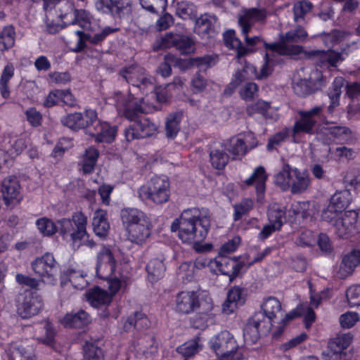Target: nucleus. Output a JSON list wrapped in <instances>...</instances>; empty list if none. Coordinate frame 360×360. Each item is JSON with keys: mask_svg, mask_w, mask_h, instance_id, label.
<instances>
[{"mask_svg": "<svg viewBox=\"0 0 360 360\" xmlns=\"http://www.w3.org/2000/svg\"><path fill=\"white\" fill-rule=\"evenodd\" d=\"M293 179L289 190L292 194L302 193L309 187L311 181L309 174L297 169L293 173Z\"/></svg>", "mask_w": 360, "mask_h": 360, "instance_id": "obj_33", "label": "nucleus"}, {"mask_svg": "<svg viewBox=\"0 0 360 360\" xmlns=\"http://www.w3.org/2000/svg\"><path fill=\"white\" fill-rule=\"evenodd\" d=\"M116 270V260L111 250L103 246L97 254L96 276L102 279L113 276Z\"/></svg>", "mask_w": 360, "mask_h": 360, "instance_id": "obj_12", "label": "nucleus"}, {"mask_svg": "<svg viewBox=\"0 0 360 360\" xmlns=\"http://www.w3.org/2000/svg\"><path fill=\"white\" fill-rule=\"evenodd\" d=\"M270 103L262 100L250 103L246 107V112L249 116L258 113L262 115L264 118L268 117V111L270 109Z\"/></svg>", "mask_w": 360, "mask_h": 360, "instance_id": "obj_55", "label": "nucleus"}, {"mask_svg": "<svg viewBox=\"0 0 360 360\" xmlns=\"http://www.w3.org/2000/svg\"><path fill=\"white\" fill-rule=\"evenodd\" d=\"M97 112L94 110L87 109L84 115L81 112L68 114L61 118V123L72 130L89 127L97 120Z\"/></svg>", "mask_w": 360, "mask_h": 360, "instance_id": "obj_14", "label": "nucleus"}, {"mask_svg": "<svg viewBox=\"0 0 360 360\" xmlns=\"http://www.w3.org/2000/svg\"><path fill=\"white\" fill-rule=\"evenodd\" d=\"M174 48L179 50L182 54H189L194 51V44L187 36L178 34Z\"/></svg>", "mask_w": 360, "mask_h": 360, "instance_id": "obj_59", "label": "nucleus"}, {"mask_svg": "<svg viewBox=\"0 0 360 360\" xmlns=\"http://www.w3.org/2000/svg\"><path fill=\"white\" fill-rule=\"evenodd\" d=\"M92 226L95 234L100 238H105L110 229V224L107 219V212L103 210H97L93 217Z\"/></svg>", "mask_w": 360, "mask_h": 360, "instance_id": "obj_32", "label": "nucleus"}, {"mask_svg": "<svg viewBox=\"0 0 360 360\" xmlns=\"http://www.w3.org/2000/svg\"><path fill=\"white\" fill-rule=\"evenodd\" d=\"M60 18L67 25H78L84 30L91 29L94 20L91 14L84 9H76L72 4L65 2L60 8Z\"/></svg>", "mask_w": 360, "mask_h": 360, "instance_id": "obj_8", "label": "nucleus"}, {"mask_svg": "<svg viewBox=\"0 0 360 360\" xmlns=\"http://www.w3.org/2000/svg\"><path fill=\"white\" fill-rule=\"evenodd\" d=\"M322 111V107L315 106L307 111H300V118L295 122L292 133L295 139L301 134H312L316 124V117Z\"/></svg>", "mask_w": 360, "mask_h": 360, "instance_id": "obj_10", "label": "nucleus"}, {"mask_svg": "<svg viewBox=\"0 0 360 360\" xmlns=\"http://www.w3.org/2000/svg\"><path fill=\"white\" fill-rule=\"evenodd\" d=\"M210 227V214L206 208L184 210L171 225V231H178L179 238L185 243L197 245L203 241Z\"/></svg>", "mask_w": 360, "mask_h": 360, "instance_id": "obj_1", "label": "nucleus"}, {"mask_svg": "<svg viewBox=\"0 0 360 360\" xmlns=\"http://www.w3.org/2000/svg\"><path fill=\"white\" fill-rule=\"evenodd\" d=\"M148 280L155 282L160 279L165 273V267L162 260L153 259L146 266Z\"/></svg>", "mask_w": 360, "mask_h": 360, "instance_id": "obj_44", "label": "nucleus"}, {"mask_svg": "<svg viewBox=\"0 0 360 360\" xmlns=\"http://www.w3.org/2000/svg\"><path fill=\"white\" fill-rule=\"evenodd\" d=\"M32 268L44 282L54 284L60 271V265L51 253H45L32 262Z\"/></svg>", "mask_w": 360, "mask_h": 360, "instance_id": "obj_7", "label": "nucleus"}, {"mask_svg": "<svg viewBox=\"0 0 360 360\" xmlns=\"http://www.w3.org/2000/svg\"><path fill=\"white\" fill-rule=\"evenodd\" d=\"M264 58L266 62L261 68L259 74H257L256 68L253 65L250 63L245 64L242 70L248 79L255 77L257 79H261L262 78L266 77L270 75L271 70L269 65L270 59L269 58L267 53L265 55Z\"/></svg>", "mask_w": 360, "mask_h": 360, "instance_id": "obj_41", "label": "nucleus"}, {"mask_svg": "<svg viewBox=\"0 0 360 360\" xmlns=\"http://www.w3.org/2000/svg\"><path fill=\"white\" fill-rule=\"evenodd\" d=\"M344 83L345 79L342 77H337L334 79L331 89L328 92L330 100V104L328 106L329 112H333L334 109L340 105V98Z\"/></svg>", "mask_w": 360, "mask_h": 360, "instance_id": "obj_38", "label": "nucleus"}, {"mask_svg": "<svg viewBox=\"0 0 360 360\" xmlns=\"http://www.w3.org/2000/svg\"><path fill=\"white\" fill-rule=\"evenodd\" d=\"M202 348V345L200 342L199 338H195L188 341L177 347V352L182 355L185 360L194 356Z\"/></svg>", "mask_w": 360, "mask_h": 360, "instance_id": "obj_43", "label": "nucleus"}, {"mask_svg": "<svg viewBox=\"0 0 360 360\" xmlns=\"http://www.w3.org/2000/svg\"><path fill=\"white\" fill-rule=\"evenodd\" d=\"M245 302L243 289L235 286L231 288L227 294V298L222 305V311L226 314L233 313L238 306Z\"/></svg>", "mask_w": 360, "mask_h": 360, "instance_id": "obj_29", "label": "nucleus"}, {"mask_svg": "<svg viewBox=\"0 0 360 360\" xmlns=\"http://www.w3.org/2000/svg\"><path fill=\"white\" fill-rule=\"evenodd\" d=\"M352 336L350 333L338 335L329 342V348L334 354H341L352 342Z\"/></svg>", "mask_w": 360, "mask_h": 360, "instance_id": "obj_48", "label": "nucleus"}, {"mask_svg": "<svg viewBox=\"0 0 360 360\" xmlns=\"http://www.w3.org/2000/svg\"><path fill=\"white\" fill-rule=\"evenodd\" d=\"M114 100L117 112L129 120H134L139 113L143 112L142 98H136L131 94H115Z\"/></svg>", "mask_w": 360, "mask_h": 360, "instance_id": "obj_9", "label": "nucleus"}, {"mask_svg": "<svg viewBox=\"0 0 360 360\" xmlns=\"http://www.w3.org/2000/svg\"><path fill=\"white\" fill-rule=\"evenodd\" d=\"M360 264V250L354 249L345 254L337 271V276L345 278L351 276Z\"/></svg>", "mask_w": 360, "mask_h": 360, "instance_id": "obj_22", "label": "nucleus"}, {"mask_svg": "<svg viewBox=\"0 0 360 360\" xmlns=\"http://www.w3.org/2000/svg\"><path fill=\"white\" fill-rule=\"evenodd\" d=\"M35 224L39 231L44 236H53L58 231V226L47 217L38 219Z\"/></svg>", "mask_w": 360, "mask_h": 360, "instance_id": "obj_53", "label": "nucleus"}, {"mask_svg": "<svg viewBox=\"0 0 360 360\" xmlns=\"http://www.w3.org/2000/svg\"><path fill=\"white\" fill-rule=\"evenodd\" d=\"M1 192L6 206L15 205L22 199L20 186L15 176H9L3 180Z\"/></svg>", "mask_w": 360, "mask_h": 360, "instance_id": "obj_19", "label": "nucleus"}, {"mask_svg": "<svg viewBox=\"0 0 360 360\" xmlns=\"http://www.w3.org/2000/svg\"><path fill=\"white\" fill-rule=\"evenodd\" d=\"M15 31L11 25L4 27L0 32V51L4 52L15 45Z\"/></svg>", "mask_w": 360, "mask_h": 360, "instance_id": "obj_40", "label": "nucleus"}, {"mask_svg": "<svg viewBox=\"0 0 360 360\" xmlns=\"http://www.w3.org/2000/svg\"><path fill=\"white\" fill-rule=\"evenodd\" d=\"M210 157L212 166L217 169H224L229 162V156L222 150H212Z\"/></svg>", "mask_w": 360, "mask_h": 360, "instance_id": "obj_57", "label": "nucleus"}, {"mask_svg": "<svg viewBox=\"0 0 360 360\" xmlns=\"http://www.w3.org/2000/svg\"><path fill=\"white\" fill-rule=\"evenodd\" d=\"M91 322L90 316L84 310L77 313L67 314L61 321L62 324L67 328H82Z\"/></svg>", "mask_w": 360, "mask_h": 360, "instance_id": "obj_30", "label": "nucleus"}, {"mask_svg": "<svg viewBox=\"0 0 360 360\" xmlns=\"http://www.w3.org/2000/svg\"><path fill=\"white\" fill-rule=\"evenodd\" d=\"M350 130L341 126L323 127L318 133V139L323 143L329 144L332 142L340 143L350 136Z\"/></svg>", "mask_w": 360, "mask_h": 360, "instance_id": "obj_20", "label": "nucleus"}, {"mask_svg": "<svg viewBox=\"0 0 360 360\" xmlns=\"http://www.w3.org/2000/svg\"><path fill=\"white\" fill-rule=\"evenodd\" d=\"M351 196L348 190L335 193L330 198V208H335L341 212L350 203Z\"/></svg>", "mask_w": 360, "mask_h": 360, "instance_id": "obj_45", "label": "nucleus"}, {"mask_svg": "<svg viewBox=\"0 0 360 360\" xmlns=\"http://www.w3.org/2000/svg\"><path fill=\"white\" fill-rule=\"evenodd\" d=\"M254 139L253 134L248 133L245 139L240 136H233L224 143V149L233 155V159L241 158L247 153L246 141Z\"/></svg>", "mask_w": 360, "mask_h": 360, "instance_id": "obj_28", "label": "nucleus"}, {"mask_svg": "<svg viewBox=\"0 0 360 360\" xmlns=\"http://www.w3.org/2000/svg\"><path fill=\"white\" fill-rule=\"evenodd\" d=\"M14 66L8 63L4 67L0 77V92L4 98H8L10 96L8 82L14 75Z\"/></svg>", "mask_w": 360, "mask_h": 360, "instance_id": "obj_42", "label": "nucleus"}, {"mask_svg": "<svg viewBox=\"0 0 360 360\" xmlns=\"http://www.w3.org/2000/svg\"><path fill=\"white\" fill-rule=\"evenodd\" d=\"M200 307V301L197 292L181 291L175 297L176 311L183 314L192 313Z\"/></svg>", "mask_w": 360, "mask_h": 360, "instance_id": "obj_17", "label": "nucleus"}, {"mask_svg": "<svg viewBox=\"0 0 360 360\" xmlns=\"http://www.w3.org/2000/svg\"><path fill=\"white\" fill-rule=\"evenodd\" d=\"M266 179L267 174H266L264 168L262 166H259L255 169L252 175L244 181L248 186L252 185L255 186L257 200L259 202H262L264 199Z\"/></svg>", "mask_w": 360, "mask_h": 360, "instance_id": "obj_27", "label": "nucleus"}, {"mask_svg": "<svg viewBox=\"0 0 360 360\" xmlns=\"http://www.w3.org/2000/svg\"><path fill=\"white\" fill-rule=\"evenodd\" d=\"M86 300L94 307L108 305L111 302V295L98 287H95L86 293Z\"/></svg>", "mask_w": 360, "mask_h": 360, "instance_id": "obj_34", "label": "nucleus"}, {"mask_svg": "<svg viewBox=\"0 0 360 360\" xmlns=\"http://www.w3.org/2000/svg\"><path fill=\"white\" fill-rule=\"evenodd\" d=\"M214 263L219 271L222 274L228 276L230 281L235 278L244 266L246 267V262L245 261L240 262L237 259L224 256L215 260Z\"/></svg>", "mask_w": 360, "mask_h": 360, "instance_id": "obj_24", "label": "nucleus"}, {"mask_svg": "<svg viewBox=\"0 0 360 360\" xmlns=\"http://www.w3.org/2000/svg\"><path fill=\"white\" fill-rule=\"evenodd\" d=\"M116 134V128L111 127L107 122H99L95 127V132L91 135L95 137L97 142H112Z\"/></svg>", "mask_w": 360, "mask_h": 360, "instance_id": "obj_35", "label": "nucleus"}, {"mask_svg": "<svg viewBox=\"0 0 360 360\" xmlns=\"http://www.w3.org/2000/svg\"><path fill=\"white\" fill-rule=\"evenodd\" d=\"M68 276L70 282L76 289L82 290L87 285V281L85 278L86 275L81 271L70 270Z\"/></svg>", "mask_w": 360, "mask_h": 360, "instance_id": "obj_62", "label": "nucleus"}, {"mask_svg": "<svg viewBox=\"0 0 360 360\" xmlns=\"http://www.w3.org/2000/svg\"><path fill=\"white\" fill-rule=\"evenodd\" d=\"M133 11L132 0L114 1L112 15L120 18L129 17Z\"/></svg>", "mask_w": 360, "mask_h": 360, "instance_id": "obj_49", "label": "nucleus"}, {"mask_svg": "<svg viewBox=\"0 0 360 360\" xmlns=\"http://www.w3.org/2000/svg\"><path fill=\"white\" fill-rule=\"evenodd\" d=\"M357 219V212L352 210L345 212L333 223L335 233L342 238L354 236L360 230Z\"/></svg>", "mask_w": 360, "mask_h": 360, "instance_id": "obj_11", "label": "nucleus"}, {"mask_svg": "<svg viewBox=\"0 0 360 360\" xmlns=\"http://www.w3.org/2000/svg\"><path fill=\"white\" fill-rule=\"evenodd\" d=\"M224 41L226 46L237 51V56L238 57L248 53L249 49L242 45L240 40L236 37L234 30H231L225 32L224 33Z\"/></svg>", "mask_w": 360, "mask_h": 360, "instance_id": "obj_39", "label": "nucleus"}, {"mask_svg": "<svg viewBox=\"0 0 360 360\" xmlns=\"http://www.w3.org/2000/svg\"><path fill=\"white\" fill-rule=\"evenodd\" d=\"M119 74L127 83L139 89L143 93L147 94L155 89L153 77L138 65L124 67L120 70Z\"/></svg>", "mask_w": 360, "mask_h": 360, "instance_id": "obj_6", "label": "nucleus"}, {"mask_svg": "<svg viewBox=\"0 0 360 360\" xmlns=\"http://www.w3.org/2000/svg\"><path fill=\"white\" fill-rule=\"evenodd\" d=\"M157 131V125L148 118L135 122L125 129L124 134L127 141L136 139H143L153 135Z\"/></svg>", "mask_w": 360, "mask_h": 360, "instance_id": "obj_15", "label": "nucleus"}, {"mask_svg": "<svg viewBox=\"0 0 360 360\" xmlns=\"http://www.w3.org/2000/svg\"><path fill=\"white\" fill-rule=\"evenodd\" d=\"M324 79L322 74L319 71L314 72L309 79H300L294 80L292 89L294 92L300 96H305L313 91L312 84L322 85Z\"/></svg>", "mask_w": 360, "mask_h": 360, "instance_id": "obj_26", "label": "nucleus"}, {"mask_svg": "<svg viewBox=\"0 0 360 360\" xmlns=\"http://www.w3.org/2000/svg\"><path fill=\"white\" fill-rule=\"evenodd\" d=\"M253 207V201L250 198H245L240 203L233 205L234 221H238L246 214Z\"/></svg>", "mask_w": 360, "mask_h": 360, "instance_id": "obj_58", "label": "nucleus"}, {"mask_svg": "<svg viewBox=\"0 0 360 360\" xmlns=\"http://www.w3.org/2000/svg\"><path fill=\"white\" fill-rule=\"evenodd\" d=\"M75 34L78 36L77 46L74 49L75 51H80L84 48V41H89L93 44H98L104 40L101 32L91 35L85 34L82 31L77 30Z\"/></svg>", "mask_w": 360, "mask_h": 360, "instance_id": "obj_51", "label": "nucleus"}, {"mask_svg": "<svg viewBox=\"0 0 360 360\" xmlns=\"http://www.w3.org/2000/svg\"><path fill=\"white\" fill-rule=\"evenodd\" d=\"M57 223L58 225V231L63 238L65 239L70 237L72 243L79 241V238L73 237V233H75V229L71 219L63 218L58 220Z\"/></svg>", "mask_w": 360, "mask_h": 360, "instance_id": "obj_50", "label": "nucleus"}, {"mask_svg": "<svg viewBox=\"0 0 360 360\" xmlns=\"http://www.w3.org/2000/svg\"><path fill=\"white\" fill-rule=\"evenodd\" d=\"M11 360H34L33 349L31 346L25 347L22 345L14 344L10 348Z\"/></svg>", "mask_w": 360, "mask_h": 360, "instance_id": "obj_47", "label": "nucleus"}, {"mask_svg": "<svg viewBox=\"0 0 360 360\" xmlns=\"http://www.w3.org/2000/svg\"><path fill=\"white\" fill-rule=\"evenodd\" d=\"M307 37V32L301 27L290 30L281 37L277 43H264L267 50L276 52L280 55H297L301 53L302 47L295 43L302 42Z\"/></svg>", "mask_w": 360, "mask_h": 360, "instance_id": "obj_5", "label": "nucleus"}, {"mask_svg": "<svg viewBox=\"0 0 360 360\" xmlns=\"http://www.w3.org/2000/svg\"><path fill=\"white\" fill-rule=\"evenodd\" d=\"M175 13L184 20L191 19L196 16L197 8L192 2L181 1L176 4Z\"/></svg>", "mask_w": 360, "mask_h": 360, "instance_id": "obj_46", "label": "nucleus"}, {"mask_svg": "<svg viewBox=\"0 0 360 360\" xmlns=\"http://www.w3.org/2000/svg\"><path fill=\"white\" fill-rule=\"evenodd\" d=\"M71 220L76 228L75 229V233H73V237L79 238V241L85 239L87 236V217L82 212H77L72 214Z\"/></svg>", "mask_w": 360, "mask_h": 360, "instance_id": "obj_37", "label": "nucleus"}, {"mask_svg": "<svg viewBox=\"0 0 360 360\" xmlns=\"http://www.w3.org/2000/svg\"><path fill=\"white\" fill-rule=\"evenodd\" d=\"M42 308L39 297L32 292L26 291L18 297V313L22 319H28L39 313Z\"/></svg>", "mask_w": 360, "mask_h": 360, "instance_id": "obj_13", "label": "nucleus"}, {"mask_svg": "<svg viewBox=\"0 0 360 360\" xmlns=\"http://www.w3.org/2000/svg\"><path fill=\"white\" fill-rule=\"evenodd\" d=\"M316 236L309 230L302 231L296 240V244L302 247L313 246L316 243Z\"/></svg>", "mask_w": 360, "mask_h": 360, "instance_id": "obj_63", "label": "nucleus"}, {"mask_svg": "<svg viewBox=\"0 0 360 360\" xmlns=\"http://www.w3.org/2000/svg\"><path fill=\"white\" fill-rule=\"evenodd\" d=\"M347 301L351 307L360 305V285L349 287L346 292Z\"/></svg>", "mask_w": 360, "mask_h": 360, "instance_id": "obj_64", "label": "nucleus"}, {"mask_svg": "<svg viewBox=\"0 0 360 360\" xmlns=\"http://www.w3.org/2000/svg\"><path fill=\"white\" fill-rule=\"evenodd\" d=\"M297 168L291 167L289 165H284L282 169L274 176L275 184L283 191H288L293 179L292 173Z\"/></svg>", "mask_w": 360, "mask_h": 360, "instance_id": "obj_36", "label": "nucleus"}, {"mask_svg": "<svg viewBox=\"0 0 360 360\" xmlns=\"http://www.w3.org/2000/svg\"><path fill=\"white\" fill-rule=\"evenodd\" d=\"M181 120V115L179 113L170 115L165 124L166 136L169 139H174L176 137L180 129V122Z\"/></svg>", "mask_w": 360, "mask_h": 360, "instance_id": "obj_52", "label": "nucleus"}, {"mask_svg": "<svg viewBox=\"0 0 360 360\" xmlns=\"http://www.w3.org/2000/svg\"><path fill=\"white\" fill-rule=\"evenodd\" d=\"M285 211L278 205H271L268 210L269 224L262 228L258 237L262 240H264L273 232L279 230L285 219Z\"/></svg>", "mask_w": 360, "mask_h": 360, "instance_id": "obj_18", "label": "nucleus"}, {"mask_svg": "<svg viewBox=\"0 0 360 360\" xmlns=\"http://www.w3.org/2000/svg\"><path fill=\"white\" fill-rule=\"evenodd\" d=\"M178 276L184 282H190L194 277L195 271L192 262H186L182 263L178 269Z\"/></svg>", "mask_w": 360, "mask_h": 360, "instance_id": "obj_60", "label": "nucleus"}, {"mask_svg": "<svg viewBox=\"0 0 360 360\" xmlns=\"http://www.w3.org/2000/svg\"><path fill=\"white\" fill-rule=\"evenodd\" d=\"M312 55L315 57L316 64L321 68L329 69L336 68L347 56L345 50L338 52L333 49L327 51H314Z\"/></svg>", "mask_w": 360, "mask_h": 360, "instance_id": "obj_16", "label": "nucleus"}, {"mask_svg": "<svg viewBox=\"0 0 360 360\" xmlns=\"http://www.w3.org/2000/svg\"><path fill=\"white\" fill-rule=\"evenodd\" d=\"M313 4L307 0H299L294 4V19L296 22L303 20L304 16L311 12Z\"/></svg>", "mask_w": 360, "mask_h": 360, "instance_id": "obj_54", "label": "nucleus"}, {"mask_svg": "<svg viewBox=\"0 0 360 360\" xmlns=\"http://www.w3.org/2000/svg\"><path fill=\"white\" fill-rule=\"evenodd\" d=\"M210 347L219 360H241L238 352V345L233 335L227 330H223L213 336L209 341Z\"/></svg>", "mask_w": 360, "mask_h": 360, "instance_id": "obj_4", "label": "nucleus"}, {"mask_svg": "<svg viewBox=\"0 0 360 360\" xmlns=\"http://www.w3.org/2000/svg\"><path fill=\"white\" fill-rule=\"evenodd\" d=\"M152 228L151 221L145 224H141L126 230L127 238L129 241L137 245H142L149 238Z\"/></svg>", "mask_w": 360, "mask_h": 360, "instance_id": "obj_31", "label": "nucleus"}, {"mask_svg": "<svg viewBox=\"0 0 360 360\" xmlns=\"http://www.w3.org/2000/svg\"><path fill=\"white\" fill-rule=\"evenodd\" d=\"M138 198L143 202L162 205L170 196V184L165 176H155L137 190Z\"/></svg>", "mask_w": 360, "mask_h": 360, "instance_id": "obj_3", "label": "nucleus"}, {"mask_svg": "<svg viewBox=\"0 0 360 360\" xmlns=\"http://www.w3.org/2000/svg\"><path fill=\"white\" fill-rule=\"evenodd\" d=\"M179 34L173 32H167L160 39H157L155 44V49H166L174 47L176 43Z\"/></svg>", "mask_w": 360, "mask_h": 360, "instance_id": "obj_61", "label": "nucleus"}, {"mask_svg": "<svg viewBox=\"0 0 360 360\" xmlns=\"http://www.w3.org/2000/svg\"><path fill=\"white\" fill-rule=\"evenodd\" d=\"M267 17L266 11L264 8H252L243 11L238 18V23L241 30H252L256 22L264 23Z\"/></svg>", "mask_w": 360, "mask_h": 360, "instance_id": "obj_25", "label": "nucleus"}, {"mask_svg": "<svg viewBox=\"0 0 360 360\" xmlns=\"http://www.w3.org/2000/svg\"><path fill=\"white\" fill-rule=\"evenodd\" d=\"M121 219L125 230L150 222L148 215L136 208H124L122 210Z\"/></svg>", "mask_w": 360, "mask_h": 360, "instance_id": "obj_23", "label": "nucleus"}, {"mask_svg": "<svg viewBox=\"0 0 360 360\" xmlns=\"http://www.w3.org/2000/svg\"><path fill=\"white\" fill-rule=\"evenodd\" d=\"M281 311V304L274 297L264 300L260 310L256 311L248 321L243 336L245 340L255 343L261 337L271 330L276 314Z\"/></svg>", "mask_w": 360, "mask_h": 360, "instance_id": "obj_2", "label": "nucleus"}, {"mask_svg": "<svg viewBox=\"0 0 360 360\" xmlns=\"http://www.w3.org/2000/svg\"><path fill=\"white\" fill-rule=\"evenodd\" d=\"M217 18L214 15L203 14L195 20V32L201 38L207 39L217 33L215 25Z\"/></svg>", "mask_w": 360, "mask_h": 360, "instance_id": "obj_21", "label": "nucleus"}, {"mask_svg": "<svg viewBox=\"0 0 360 360\" xmlns=\"http://www.w3.org/2000/svg\"><path fill=\"white\" fill-rule=\"evenodd\" d=\"M143 8L147 11L158 14L159 10L165 12L167 6V0H139Z\"/></svg>", "mask_w": 360, "mask_h": 360, "instance_id": "obj_56", "label": "nucleus"}]
</instances>
